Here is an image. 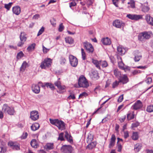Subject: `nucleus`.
Returning <instances> with one entry per match:
<instances>
[{"label":"nucleus","mask_w":153,"mask_h":153,"mask_svg":"<svg viewBox=\"0 0 153 153\" xmlns=\"http://www.w3.org/2000/svg\"><path fill=\"white\" fill-rule=\"evenodd\" d=\"M153 105H150L148 106L146 110V111L149 112H153Z\"/></svg>","instance_id":"nucleus-43"},{"label":"nucleus","mask_w":153,"mask_h":153,"mask_svg":"<svg viewBox=\"0 0 153 153\" xmlns=\"http://www.w3.org/2000/svg\"><path fill=\"white\" fill-rule=\"evenodd\" d=\"M78 84L80 87L87 88L89 86L88 83L86 78L83 76H81L79 79Z\"/></svg>","instance_id":"nucleus-4"},{"label":"nucleus","mask_w":153,"mask_h":153,"mask_svg":"<svg viewBox=\"0 0 153 153\" xmlns=\"http://www.w3.org/2000/svg\"><path fill=\"white\" fill-rule=\"evenodd\" d=\"M149 10V8L147 6H143L142 8V10L145 12L148 11Z\"/></svg>","instance_id":"nucleus-50"},{"label":"nucleus","mask_w":153,"mask_h":153,"mask_svg":"<svg viewBox=\"0 0 153 153\" xmlns=\"http://www.w3.org/2000/svg\"><path fill=\"white\" fill-rule=\"evenodd\" d=\"M101 41L102 43L105 45H109L111 43L110 39L108 37L102 39Z\"/></svg>","instance_id":"nucleus-23"},{"label":"nucleus","mask_w":153,"mask_h":153,"mask_svg":"<svg viewBox=\"0 0 153 153\" xmlns=\"http://www.w3.org/2000/svg\"><path fill=\"white\" fill-rule=\"evenodd\" d=\"M39 117L38 112L36 111H31L30 114V118L33 121L37 120Z\"/></svg>","instance_id":"nucleus-12"},{"label":"nucleus","mask_w":153,"mask_h":153,"mask_svg":"<svg viewBox=\"0 0 153 153\" xmlns=\"http://www.w3.org/2000/svg\"><path fill=\"white\" fill-rule=\"evenodd\" d=\"M30 145L32 147L36 148L38 146L36 140L35 139H33L30 142Z\"/></svg>","instance_id":"nucleus-30"},{"label":"nucleus","mask_w":153,"mask_h":153,"mask_svg":"<svg viewBox=\"0 0 153 153\" xmlns=\"http://www.w3.org/2000/svg\"><path fill=\"white\" fill-rule=\"evenodd\" d=\"M125 24L122 23L119 20H116L113 22V25L116 27L120 28L122 27H123Z\"/></svg>","instance_id":"nucleus-15"},{"label":"nucleus","mask_w":153,"mask_h":153,"mask_svg":"<svg viewBox=\"0 0 153 153\" xmlns=\"http://www.w3.org/2000/svg\"><path fill=\"white\" fill-rule=\"evenodd\" d=\"M126 116L124 115L123 117L122 118H121L119 119V120L121 123H122L125 120L126 118Z\"/></svg>","instance_id":"nucleus-62"},{"label":"nucleus","mask_w":153,"mask_h":153,"mask_svg":"<svg viewBox=\"0 0 153 153\" xmlns=\"http://www.w3.org/2000/svg\"><path fill=\"white\" fill-rule=\"evenodd\" d=\"M81 50L82 59L83 60H85L86 58L85 53V52L83 48H82Z\"/></svg>","instance_id":"nucleus-44"},{"label":"nucleus","mask_w":153,"mask_h":153,"mask_svg":"<svg viewBox=\"0 0 153 153\" xmlns=\"http://www.w3.org/2000/svg\"><path fill=\"white\" fill-rule=\"evenodd\" d=\"M27 133L25 132V133H24L21 136V138L22 139H25L26 138L27 136Z\"/></svg>","instance_id":"nucleus-59"},{"label":"nucleus","mask_w":153,"mask_h":153,"mask_svg":"<svg viewBox=\"0 0 153 153\" xmlns=\"http://www.w3.org/2000/svg\"><path fill=\"white\" fill-rule=\"evenodd\" d=\"M117 51L118 53L121 55H124L126 51V49L120 45L117 47Z\"/></svg>","instance_id":"nucleus-18"},{"label":"nucleus","mask_w":153,"mask_h":153,"mask_svg":"<svg viewBox=\"0 0 153 153\" xmlns=\"http://www.w3.org/2000/svg\"><path fill=\"white\" fill-rule=\"evenodd\" d=\"M152 79L151 77H148L146 80V82L148 84H150L152 82Z\"/></svg>","instance_id":"nucleus-56"},{"label":"nucleus","mask_w":153,"mask_h":153,"mask_svg":"<svg viewBox=\"0 0 153 153\" xmlns=\"http://www.w3.org/2000/svg\"><path fill=\"white\" fill-rule=\"evenodd\" d=\"M84 46L87 52L89 53H92L94 51V49L92 45L88 42H85L83 43Z\"/></svg>","instance_id":"nucleus-9"},{"label":"nucleus","mask_w":153,"mask_h":153,"mask_svg":"<svg viewBox=\"0 0 153 153\" xmlns=\"http://www.w3.org/2000/svg\"><path fill=\"white\" fill-rule=\"evenodd\" d=\"M116 137L114 134H112L110 140V143L109 145V147L110 148L112 147L114 145L116 140Z\"/></svg>","instance_id":"nucleus-19"},{"label":"nucleus","mask_w":153,"mask_h":153,"mask_svg":"<svg viewBox=\"0 0 153 153\" xmlns=\"http://www.w3.org/2000/svg\"><path fill=\"white\" fill-rule=\"evenodd\" d=\"M49 49H48L45 47L43 45H42V50L44 53H46L49 51Z\"/></svg>","instance_id":"nucleus-54"},{"label":"nucleus","mask_w":153,"mask_h":153,"mask_svg":"<svg viewBox=\"0 0 153 153\" xmlns=\"http://www.w3.org/2000/svg\"><path fill=\"white\" fill-rule=\"evenodd\" d=\"M44 31V28L43 27H42L41 29L39 30L38 34L37 36H39L41 35L42 33Z\"/></svg>","instance_id":"nucleus-49"},{"label":"nucleus","mask_w":153,"mask_h":153,"mask_svg":"<svg viewBox=\"0 0 153 153\" xmlns=\"http://www.w3.org/2000/svg\"><path fill=\"white\" fill-rule=\"evenodd\" d=\"M50 123L52 124L57 126L59 129L61 130L65 128L64 123L62 121L59 120L57 119H49Z\"/></svg>","instance_id":"nucleus-2"},{"label":"nucleus","mask_w":153,"mask_h":153,"mask_svg":"<svg viewBox=\"0 0 153 153\" xmlns=\"http://www.w3.org/2000/svg\"><path fill=\"white\" fill-rule=\"evenodd\" d=\"M143 106L142 102L140 100H137L132 106L131 108L135 110H137L140 109Z\"/></svg>","instance_id":"nucleus-11"},{"label":"nucleus","mask_w":153,"mask_h":153,"mask_svg":"<svg viewBox=\"0 0 153 153\" xmlns=\"http://www.w3.org/2000/svg\"><path fill=\"white\" fill-rule=\"evenodd\" d=\"M124 137L125 138H126L129 137L128 133V131H125L124 132Z\"/></svg>","instance_id":"nucleus-60"},{"label":"nucleus","mask_w":153,"mask_h":153,"mask_svg":"<svg viewBox=\"0 0 153 153\" xmlns=\"http://www.w3.org/2000/svg\"><path fill=\"white\" fill-rule=\"evenodd\" d=\"M139 125V123L138 122H136L132 124V127H136Z\"/></svg>","instance_id":"nucleus-53"},{"label":"nucleus","mask_w":153,"mask_h":153,"mask_svg":"<svg viewBox=\"0 0 153 153\" xmlns=\"http://www.w3.org/2000/svg\"><path fill=\"white\" fill-rule=\"evenodd\" d=\"M70 62L71 66L76 67L78 64V61L77 58L72 55H70L69 57Z\"/></svg>","instance_id":"nucleus-10"},{"label":"nucleus","mask_w":153,"mask_h":153,"mask_svg":"<svg viewBox=\"0 0 153 153\" xmlns=\"http://www.w3.org/2000/svg\"><path fill=\"white\" fill-rule=\"evenodd\" d=\"M134 113L133 111H129L127 114V119L128 120L133 119L134 117Z\"/></svg>","instance_id":"nucleus-26"},{"label":"nucleus","mask_w":153,"mask_h":153,"mask_svg":"<svg viewBox=\"0 0 153 153\" xmlns=\"http://www.w3.org/2000/svg\"><path fill=\"white\" fill-rule=\"evenodd\" d=\"M92 62L95 65L97 68L100 69V66L101 65L102 67H106L108 66L107 62L105 61H98L97 60L92 59Z\"/></svg>","instance_id":"nucleus-5"},{"label":"nucleus","mask_w":153,"mask_h":153,"mask_svg":"<svg viewBox=\"0 0 153 153\" xmlns=\"http://www.w3.org/2000/svg\"><path fill=\"white\" fill-rule=\"evenodd\" d=\"M44 148L47 150L53 149L54 148L53 144V143H47L46 144Z\"/></svg>","instance_id":"nucleus-25"},{"label":"nucleus","mask_w":153,"mask_h":153,"mask_svg":"<svg viewBox=\"0 0 153 153\" xmlns=\"http://www.w3.org/2000/svg\"><path fill=\"white\" fill-rule=\"evenodd\" d=\"M87 95V94L85 92H83L82 93L80 94L79 96V98H82L83 97H85Z\"/></svg>","instance_id":"nucleus-52"},{"label":"nucleus","mask_w":153,"mask_h":153,"mask_svg":"<svg viewBox=\"0 0 153 153\" xmlns=\"http://www.w3.org/2000/svg\"><path fill=\"white\" fill-rule=\"evenodd\" d=\"M24 54L22 51H20L18 53L16 56V58L18 59H20L22 57L24 56Z\"/></svg>","instance_id":"nucleus-40"},{"label":"nucleus","mask_w":153,"mask_h":153,"mask_svg":"<svg viewBox=\"0 0 153 153\" xmlns=\"http://www.w3.org/2000/svg\"><path fill=\"white\" fill-rule=\"evenodd\" d=\"M25 34L24 33L21 32L20 36V40L22 42H25L26 41L27 38L25 36Z\"/></svg>","instance_id":"nucleus-31"},{"label":"nucleus","mask_w":153,"mask_h":153,"mask_svg":"<svg viewBox=\"0 0 153 153\" xmlns=\"http://www.w3.org/2000/svg\"><path fill=\"white\" fill-rule=\"evenodd\" d=\"M65 137L66 138L67 140L71 143H72L73 140L72 136L68 134L67 131H65Z\"/></svg>","instance_id":"nucleus-24"},{"label":"nucleus","mask_w":153,"mask_h":153,"mask_svg":"<svg viewBox=\"0 0 153 153\" xmlns=\"http://www.w3.org/2000/svg\"><path fill=\"white\" fill-rule=\"evenodd\" d=\"M114 75L116 77L118 78V79L121 75L120 71H119L117 69H116L114 70Z\"/></svg>","instance_id":"nucleus-35"},{"label":"nucleus","mask_w":153,"mask_h":153,"mask_svg":"<svg viewBox=\"0 0 153 153\" xmlns=\"http://www.w3.org/2000/svg\"><path fill=\"white\" fill-rule=\"evenodd\" d=\"M90 77L94 80H96L98 79L99 76L97 71H92L90 75Z\"/></svg>","instance_id":"nucleus-17"},{"label":"nucleus","mask_w":153,"mask_h":153,"mask_svg":"<svg viewBox=\"0 0 153 153\" xmlns=\"http://www.w3.org/2000/svg\"><path fill=\"white\" fill-rule=\"evenodd\" d=\"M13 149H14L18 150L19 149V146L18 145L15 144L13 147Z\"/></svg>","instance_id":"nucleus-58"},{"label":"nucleus","mask_w":153,"mask_h":153,"mask_svg":"<svg viewBox=\"0 0 153 153\" xmlns=\"http://www.w3.org/2000/svg\"><path fill=\"white\" fill-rule=\"evenodd\" d=\"M118 65L119 67L122 69L125 70V68L124 67V65L122 61L119 62H118Z\"/></svg>","instance_id":"nucleus-41"},{"label":"nucleus","mask_w":153,"mask_h":153,"mask_svg":"<svg viewBox=\"0 0 153 153\" xmlns=\"http://www.w3.org/2000/svg\"><path fill=\"white\" fill-rule=\"evenodd\" d=\"M13 13L16 15H19L21 12V9L18 6H16L13 7Z\"/></svg>","instance_id":"nucleus-20"},{"label":"nucleus","mask_w":153,"mask_h":153,"mask_svg":"<svg viewBox=\"0 0 153 153\" xmlns=\"http://www.w3.org/2000/svg\"><path fill=\"white\" fill-rule=\"evenodd\" d=\"M118 79L119 82L123 84H126L128 81V78L126 75H121Z\"/></svg>","instance_id":"nucleus-13"},{"label":"nucleus","mask_w":153,"mask_h":153,"mask_svg":"<svg viewBox=\"0 0 153 153\" xmlns=\"http://www.w3.org/2000/svg\"><path fill=\"white\" fill-rule=\"evenodd\" d=\"M40 126L39 124L38 123H36L33 124L31 126V128L33 131H35L39 129Z\"/></svg>","instance_id":"nucleus-27"},{"label":"nucleus","mask_w":153,"mask_h":153,"mask_svg":"<svg viewBox=\"0 0 153 153\" xmlns=\"http://www.w3.org/2000/svg\"><path fill=\"white\" fill-rule=\"evenodd\" d=\"M123 95H121L119 97V98L118 99V101L119 102H121L123 100Z\"/></svg>","instance_id":"nucleus-57"},{"label":"nucleus","mask_w":153,"mask_h":153,"mask_svg":"<svg viewBox=\"0 0 153 153\" xmlns=\"http://www.w3.org/2000/svg\"><path fill=\"white\" fill-rule=\"evenodd\" d=\"M136 68H138V69H144L146 68V66H138L136 67Z\"/></svg>","instance_id":"nucleus-64"},{"label":"nucleus","mask_w":153,"mask_h":153,"mask_svg":"<svg viewBox=\"0 0 153 153\" xmlns=\"http://www.w3.org/2000/svg\"><path fill=\"white\" fill-rule=\"evenodd\" d=\"M141 73V71L139 70H135L132 72L133 74L134 75H137L139 73Z\"/></svg>","instance_id":"nucleus-51"},{"label":"nucleus","mask_w":153,"mask_h":153,"mask_svg":"<svg viewBox=\"0 0 153 153\" xmlns=\"http://www.w3.org/2000/svg\"><path fill=\"white\" fill-rule=\"evenodd\" d=\"M35 46L36 44L35 43H33L28 46L27 50L29 51H30L35 48Z\"/></svg>","instance_id":"nucleus-37"},{"label":"nucleus","mask_w":153,"mask_h":153,"mask_svg":"<svg viewBox=\"0 0 153 153\" xmlns=\"http://www.w3.org/2000/svg\"><path fill=\"white\" fill-rule=\"evenodd\" d=\"M117 148L118 149L117 151L118 152H121L122 149V146L121 143H117Z\"/></svg>","instance_id":"nucleus-46"},{"label":"nucleus","mask_w":153,"mask_h":153,"mask_svg":"<svg viewBox=\"0 0 153 153\" xmlns=\"http://www.w3.org/2000/svg\"><path fill=\"white\" fill-rule=\"evenodd\" d=\"M65 40L66 43H68L70 44H72L74 41L73 39L70 37H65Z\"/></svg>","instance_id":"nucleus-32"},{"label":"nucleus","mask_w":153,"mask_h":153,"mask_svg":"<svg viewBox=\"0 0 153 153\" xmlns=\"http://www.w3.org/2000/svg\"><path fill=\"white\" fill-rule=\"evenodd\" d=\"M28 64L26 61H24L20 68V71H24L25 68L27 66Z\"/></svg>","instance_id":"nucleus-33"},{"label":"nucleus","mask_w":153,"mask_h":153,"mask_svg":"<svg viewBox=\"0 0 153 153\" xmlns=\"http://www.w3.org/2000/svg\"><path fill=\"white\" fill-rule=\"evenodd\" d=\"M68 98L69 99H74L75 98V96L74 94H71L68 97Z\"/></svg>","instance_id":"nucleus-63"},{"label":"nucleus","mask_w":153,"mask_h":153,"mask_svg":"<svg viewBox=\"0 0 153 153\" xmlns=\"http://www.w3.org/2000/svg\"><path fill=\"white\" fill-rule=\"evenodd\" d=\"M93 135L92 134L89 133L88 134L87 139L88 141H91L93 139Z\"/></svg>","instance_id":"nucleus-42"},{"label":"nucleus","mask_w":153,"mask_h":153,"mask_svg":"<svg viewBox=\"0 0 153 153\" xmlns=\"http://www.w3.org/2000/svg\"><path fill=\"white\" fill-rule=\"evenodd\" d=\"M126 17L132 20L136 21H138L143 18L142 16L134 14H128L126 15Z\"/></svg>","instance_id":"nucleus-8"},{"label":"nucleus","mask_w":153,"mask_h":153,"mask_svg":"<svg viewBox=\"0 0 153 153\" xmlns=\"http://www.w3.org/2000/svg\"><path fill=\"white\" fill-rule=\"evenodd\" d=\"M96 145V143L94 142H92L89 143L87 146V147L89 149H91L94 147Z\"/></svg>","instance_id":"nucleus-38"},{"label":"nucleus","mask_w":153,"mask_h":153,"mask_svg":"<svg viewBox=\"0 0 153 153\" xmlns=\"http://www.w3.org/2000/svg\"><path fill=\"white\" fill-rule=\"evenodd\" d=\"M131 138L134 140H137L139 138V134L137 132L133 131L131 137Z\"/></svg>","instance_id":"nucleus-28"},{"label":"nucleus","mask_w":153,"mask_h":153,"mask_svg":"<svg viewBox=\"0 0 153 153\" xmlns=\"http://www.w3.org/2000/svg\"><path fill=\"white\" fill-rule=\"evenodd\" d=\"M7 151L6 147L4 145H0V153H5Z\"/></svg>","instance_id":"nucleus-36"},{"label":"nucleus","mask_w":153,"mask_h":153,"mask_svg":"<svg viewBox=\"0 0 153 153\" xmlns=\"http://www.w3.org/2000/svg\"><path fill=\"white\" fill-rule=\"evenodd\" d=\"M135 55L134 58V61L135 62H138L142 57V55L141 54L138 52V51H135Z\"/></svg>","instance_id":"nucleus-21"},{"label":"nucleus","mask_w":153,"mask_h":153,"mask_svg":"<svg viewBox=\"0 0 153 153\" xmlns=\"http://www.w3.org/2000/svg\"><path fill=\"white\" fill-rule=\"evenodd\" d=\"M13 4L12 2H10L8 4H4V7L8 10H9L12 6Z\"/></svg>","instance_id":"nucleus-39"},{"label":"nucleus","mask_w":153,"mask_h":153,"mask_svg":"<svg viewBox=\"0 0 153 153\" xmlns=\"http://www.w3.org/2000/svg\"><path fill=\"white\" fill-rule=\"evenodd\" d=\"M142 144L140 143H137L134 146V150L135 152H138L141 149Z\"/></svg>","instance_id":"nucleus-29"},{"label":"nucleus","mask_w":153,"mask_h":153,"mask_svg":"<svg viewBox=\"0 0 153 153\" xmlns=\"http://www.w3.org/2000/svg\"><path fill=\"white\" fill-rule=\"evenodd\" d=\"M64 27L62 23H61L59 25L58 30L59 32H62L64 30Z\"/></svg>","instance_id":"nucleus-47"},{"label":"nucleus","mask_w":153,"mask_h":153,"mask_svg":"<svg viewBox=\"0 0 153 153\" xmlns=\"http://www.w3.org/2000/svg\"><path fill=\"white\" fill-rule=\"evenodd\" d=\"M64 133H61L59 135V137L58 138V140H60L61 141H63L64 140V139L63 137Z\"/></svg>","instance_id":"nucleus-45"},{"label":"nucleus","mask_w":153,"mask_h":153,"mask_svg":"<svg viewBox=\"0 0 153 153\" xmlns=\"http://www.w3.org/2000/svg\"><path fill=\"white\" fill-rule=\"evenodd\" d=\"M120 82L119 81H116L114 82H113L112 84V88H116L119 85V83Z\"/></svg>","instance_id":"nucleus-48"},{"label":"nucleus","mask_w":153,"mask_h":153,"mask_svg":"<svg viewBox=\"0 0 153 153\" xmlns=\"http://www.w3.org/2000/svg\"><path fill=\"white\" fill-rule=\"evenodd\" d=\"M153 36V33L152 31H145L140 33L138 36L139 40L144 42L145 40H148Z\"/></svg>","instance_id":"nucleus-1"},{"label":"nucleus","mask_w":153,"mask_h":153,"mask_svg":"<svg viewBox=\"0 0 153 153\" xmlns=\"http://www.w3.org/2000/svg\"><path fill=\"white\" fill-rule=\"evenodd\" d=\"M2 111L4 113L10 115H13L15 112L14 108L13 107H10L7 104H4L2 107Z\"/></svg>","instance_id":"nucleus-3"},{"label":"nucleus","mask_w":153,"mask_h":153,"mask_svg":"<svg viewBox=\"0 0 153 153\" xmlns=\"http://www.w3.org/2000/svg\"><path fill=\"white\" fill-rule=\"evenodd\" d=\"M33 91L35 93L38 94L40 91V87L38 85L33 84L32 86Z\"/></svg>","instance_id":"nucleus-16"},{"label":"nucleus","mask_w":153,"mask_h":153,"mask_svg":"<svg viewBox=\"0 0 153 153\" xmlns=\"http://www.w3.org/2000/svg\"><path fill=\"white\" fill-rule=\"evenodd\" d=\"M100 88V86H98L94 89V91L96 94H97V91H99Z\"/></svg>","instance_id":"nucleus-61"},{"label":"nucleus","mask_w":153,"mask_h":153,"mask_svg":"<svg viewBox=\"0 0 153 153\" xmlns=\"http://www.w3.org/2000/svg\"><path fill=\"white\" fill-rule=\"evenodd\" d=\"M52 63L51 59L50 58H46L42 62L40 67L42 69H46L47 68H49Z\"/></svg>","instance_id":"nucleus-6"},{"label":"nucleus","mask_w":153,"mask_h":153,"mask_svg":"<svg viewBox=\"0 0 153 153\" xmlns=\"http://www.w3.org/2000/svg\"><path fill=\"white\" fill-rule=\"evenodd\" d=\"M55 22L56 20L54 18H53L51 20V23L53 26H55L56 25Z\"/></svg>","instance_id":"nucleus-55"},{"label":"nucleus","mask_w":153,"mask_h":153,"mask_svg":"<svg viewBox=\"0 0 153 153\" xmlns=\"http://www.w3.org/2000/svg\"><path fill=\"white\" fill-rule=\"evenodd\" d=\"M45 86H46L47 87H49L52 90H53L54 89V87L53 85L51 83H45L44 85L42 84V86L43 87H45Z\"/></svg>","instance_id":"nucleus-34"},{"label":"nucleus","mask_w":153,"mask_h":153,"mask_svg":"<svg viewBox=\"0 0 153 153\" xmlns=\"http://www.w3.org/2000/svg\"><path fill=\"white\" fill-rule=\"evenodd\" d=\"M147 23L153 26V18L149 15H146L145 17Z\"/></svg>","instance_id":"nucleus-22"},{"label":"nucleus","mask_w":153,"mask_h":153,"mask_svg":"<svg viewBox=\"0 0 153 153\" xmlns=\"http://www.w3.org/2000/svg\"><path fill=\"white\" fill-rule=\"evenodd\" d=\"M74 149L72 147L69 145H64L61 148V151L64 153H73Z\"/></svg>","instance_id":"nucleus-7"},{"label":"nucleus","mask_w":153,"mask_h":153,"mask_svg":"<svg viewBox=\"0 0 153 153\" xmlns=\"http://www.w3.org/2000/svg\"><path fill=\"white\" fill-rule=\"evenodd\" d=\"M59 79L60 78H59L57 81L54 82V84L59 89L60 91L65 90V87L64 85L62 86L61 85V82L59 81Z\"/></svg>","instance_id":"nucleus-14"}]
</instances>
